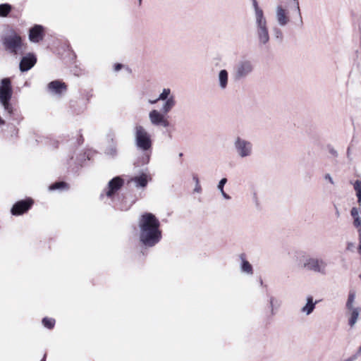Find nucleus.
Listing matches in <instances>:
<instances>
[{
    "instance_id": "f257e3e1",
    "label": "nucleus",
    "mask_w": 361,
    "mask_h": 361,
    "mask_svg": "<svg viewBox=\"0 0 361 361\" xmlns=\"http://www.w3.org/2000/svg\"><path fill=\"white\" fill-rule=\"evenodd\" d=\"M140 241L147 247H153L161 238L160 223L152 213L142 214L138 220Z\"/></svg>"
},
{
    "instance_id": "f03ea898",
    "label": "nucleus",
    "mask_w": 361,
    "mask_h": 361,
    "mask_svg": "<svg viewBox=\"0 0 361 361\" xmlns=\"http://www.w3.org/2000/svg\"><path fill=\"white\" fill-rule=\"evenodd\" d=\"M253 8V26L255 32L260 44H266L269 41L267 20L263 9L257 0H252Z\"/></svg>"
},
{
    "instance_id": "7ed1b4c3",
    "label": "nucleus",
    "mask_w": 361,
    "mask_h": 361,
    "mask_svg": "<svg viewBox=\"0 0 361 361\" xmlns=\"http://www.w3.org/2000/svg\"><path fill=\"white\" fill-rule=\"evenodd\" d=\"M233 148L237 157L241 159L250 158L254 154L253 143L240 135L233 138Z\"/></svg>"
},
{
    "instance_id": "20e7f679",
    "label": "nucleus",
    "mask_w": 361,
    "mask_h": 361,
    "mask_svg": "<svg viewBox=\"0 0 361 361\" xmlns=\"http://www.w3.org/2000/svg\"><path fill=\"white\" fill-rule=\"evenodd\" d=\"M3 44L6 50L15 55L23 53L21 37L13 30H9L3 37Z\"/></svg>"
},
{
    "instance_id": "39448f33",
    "label": "nucleus",
    "mask_w": 361,
    "mask_h": 361,
    "mask_svg": "<svg viewBox=\"0 0 361 361\" xmlns=\"http://www.w3.org/2000/svg\"><path fill=\"white\" fill-rule=\"evenodd\" d=\"M135 144L136 147L142 150H150L152 145V140L150 134L147 129L141 126L136 125L134 128Z\"/></svg>"
},
{
    "instance_id": "423d86ee",
    "label": "nucleus",
    "mask_w": 361,
    "mask_h": 361,
    "mask_svg": "<svg viewBox=\"0 0 361 361\" xmlns=\"http://www.w3.org/2000/svg\"><path fill=\"white\" fill-rule=\"evenodd\" d=\"M12 87L9 78H4L1 80L0 85V102L4 108V110L8 114L13 112V106L10 103L12 97Z\"/></svg>"
},
{
    "instance_id": "0eeeda50",
    "label": "nucleus",
    "mask_w": 361,
    "mask_h": 361,
    "mask_svg": "<svg viewBox=\"0 0 361 361\" xmlns=\"http://www.w3.org/2000/svg\"><path fill=\"white\" fill-rule=\"evenodd\" d=\"M301 267L310 271L326 274V263L321 259L303 256L300 259Z\"/></svg>"
},
{
    "instance_id": "6e6552de",
    "label": "nucleus",
    "mask_w": 361,
    "mask_h": 361,
    "mask_svg": "<svg viewBox=\"0 0 361 361\" xmlns=\"http://www.w3.org/2000/svg\"><path fill=\"white\" fill-rule=\"evenodd\" d=\"M253 71L254 64L252 61L248 59H242L235 65L233 76L235 80H240L250 75Z\"/></svg>"
},
{
    "instance_id": "1a4fd4ad",
    "label": "nucleus",
    "mask_w": 361,
    "mask_h": 361,
    "mask_svg": "<svg viewBox=\"0 0 361 361\" xmlns=\"http://www.w3.org/2000/svg\"><path fill=\"white\" fill-rule=\"evenodd\" d=\"M149 121L151 125L154 126H161L167 128L169 126V121L165 117V114L157 110L152 109L149 112L148 114Z\"/></svg>"
},
{
    "instance_id": "9d476101",
    "label": "nucleus",
    "mask_w": 361,
    "mask_h": 361,
    "mask_svg": "<svg viewBox=\"0 0 361 361\" xmlns=\"http://www.w3.org/2000/svg\"><path fill=\"white\" fill-rule=\"evenodd\" d=\"M275 19L280 27H285L290 23L288 11L281 4L275 7Z\"/></svg>"
},
{
    "instance_id": "9b49d317",
    "label": "nucleus",
    "mask_w": 361,
    "mask_h": 361,
    "mask_svg": "<svg viewBox=\"0 0 361 361\" xmlns=\"http://www.w3.org/2000/svg\"><path fill=\"white\" fill-rule=\"evenodd\" d=\"M47 89L51 94L61 97L67 90L66 85L59 80H54L47 85Z\"/></svg>"
},
{
    "instance_id": "f8f14e48",
    "label": "nucleus",
    "mask_w": 361,
    "mask_h": 361,
    "mask_svg": "<svg viewBox=\"0 0 361 361\" xmlns=\"http://www.w3.org/2000/svg\"><path fill=\"white\" fill-rule=\"evenodd\" d=\"M32 204L31 200H21L16 202L11 209L13 215H20L27 212Z\"/></svg>"
},
{
    "instance_id": "ddd939ff",
    "label": "nucleus",
    "mask_w": 361,
    "mask_h": 361,
    "mask_svg": "<svg viewBox=\"0 0 361 361\" xmlns=\"http://www.w3.org/2000/svg\"><path fill=\"white\" fill-rule=\"evenodd\" d=\"M44 28L42 25H35L30 30L29 39L30 42L37 43L43 39Z\"/></svg>"
},
{
    "instance_id": "4468645a",
    "label": "nucleus",
    "mask_w": 361,
    "mask_h": 361,
    "mask_svg": "<svg viewBox=\"0 0 361 361\" xmlns=\"http://www.w3.org/2000/svg\"><path fill=\"white\" fill-rule=\"evenodd\" d=\"M37 59L32 54L23 57L20 63V70L23 72L30 70L36 63Z\"/></svg>"
},
{
    "instance_id": "2eb2a0df",
    "label": "nucleus",
    "mask_w": 361,
    "mask_h": 361,
    "mask_svg": "<svg viewBox=\"0 0 361 361\" xmlns=\"http://www.w3.org/2000/svg\"><path fill=\"white\" fill-rule=\"evenodd\" d=\"M123 183V180L118 176L111 179L108 184L106 195L108 197H111L115 192L118 190L122 187Z\"/></svg>"
},
{
    "instance_id": "dca6fc26",
    "label": "nucleus",
    "mask_w": 361,
    "mask_h": 361,
    "mask_svg": "<svg viewBox=\"0 0 361 361\" xmlns=\"http://www.w3.org/2000/svg\"><path fill=\"white\" fill-rule=\"evenodd\" d=\"M228 79V72L226 69L220 70L217 75V83L221 90L224 91L227 89Z\"/></svg>"
},
{
    "instance_id": "f3484780",
    "label": "nucleus",
    "mask_w": 361,
    "mask_h": 361,
    "mask_svg": "<svg viewBox=\"0 0 361 361\" xmlns=\"http://www.w3.org/2000/svg\"><path fill=\"white\" fill-rule=\"evenodd\" d=\"M150 180L151 177L149 174L142 173L139 176L131 178L130 181L133 182L137 188H145Z\"/></svg>"
},
{
    "instance_id": "a211bd4d",
    "label": "nucleus",
    "mask_w": 361,
    "mask_h": 361,
    "mask_svg": "<svg viewBox=\"0 0 361 361\" xmlns=\"http://www.w3.org/2000/svg\"><path fill=\"white\" fill-rule=\"evenodd\" d=\"M306 300L307 303L302 307L301 312L306 315H310L314 311L317 302H314L312 296H307Z\"/></svg>"
},
{
    "instance_id": "6ab92c4d",
    "label": "nucleus",
    "mask_w": 361,
    "mask_h": 361,
    "mask_svg": "<svg viewBox=\"0 0 361 361\" xmlns=\"http://www.w3.org/2000/svg\"><path fill=\"white\" fill-rule=\"evenodd\" d=\"M350 214L353 219V226L357 228L359 232H361V217L360 216L359 209L353 207L350 211Z\"/></svg>"
},
{
    "instance_id": "aec40b11",
    "label": "nucleus",
    "mask_w": 361,
    "mask_h": 361,
    "mask_svg": "<svg viewBox=\"0 0 361 361\" xmlns=\"http://www.w3.org/2000/svg\"><path fill=\"white\" fill-rule=\"evenodd\" d=\"M176 105V98L171 97L170 99L164 101L161 110L162 113L167 114H169Z\"/></svg>"
},
{
    "instance_id": "412c9836",
    "label": "nucleus",
    "mask_w": 361,
    "mask_h": 361,
    "mask_svg": "<svg viewBox=\"0 0 361 361\" xmlns=\"http://www.w3.org/2000/svg\"><path fill=\"white\" fill-rule=\"evenodd\" d=\"M240 259H241V264H240L241 271L243 273H245L247 274L252 275L253 273L252 267L249 263V262L245 259L244 255H240Z\"/></svg>"
},
{
    "instance_id": "4be33fe9",
    "label": "nucleus",
    "mask_w": 361,
    "mask_h": 361,
    "mask_svg": "<svg viewBox=\"0 0 361 361\" xmlns=\"http://www.w3.org/2000/svg\"><path fill=\"white\" fill-rule=\"evenodd\" d=\"M174 94L171 92V90L170 88H164L161 93L159 94V97L157 98V100L159 101H165L171 97H174Z\"/></svg>"
},
{
    "instance_id": "5701e85b",
    "label": "nucleus",
    "mask_w": 361,
    "mask_h": 361,
    "mask_svg": "<svg viewBox=\"0 0 361 361\" xmlns=\"http://www.w3.org/2000/svg\"><path fill=\"white\" fill-rule=\"evenodd\" d=\"M226 183H227V178H221L217 185V190L219 191L221 196L225 200H230L231 197L227 193H226L224 190V187Z\"/></svg>"
},
{
    "instance_id": "b1692460",
    "label": "nucleus",
    "mask_w": 361,
    "mask_h": 361,
    "mask_svg": "<svg viewBox=\"0 0 361 361\" xmlns=\"http://www.w3.org/2000/svg\"><path fill=\"white\" fill-rule=\"evenodd\" d=\"M355 296H356L355 291L354 290H350L349 293H348V300L346 302V307L349 310L355 309L353 307V302L355 301Z\"/></svg>"
},
{
    "instance_id": "393cba45",
    "label": "nucleus",
    "mask_w": 361,
    "mask_h": 361,
    "mask_svg": "<svg viewBox=\"0 0 361 361\" xmlns=\"http://www.w3.org/2000/svg\"><path fill=\"white\" fill-rule=\"evenodd\" d=\"M350 311H351V316L349 319V325L350 326H353L355 325V324L357 322V320L358 319L359 310L357 308V309L350 310Z\"/></svg>"
},
{
    "instance_id": "a878e982",
    "label": "nucleus",
    "mask_w": 361,
    "mask_h": 361,
    "mask_svg": "<svg viewBox=\"0 0 361 361\" xmlns=\"http://www.w3.org/2000/svg\"><path fill=\"white\" fill-rule=\"evenodd\" d=\"M192 180L195 182V188L193 189V192L197 194L201 193L202 189L198 176L197 175H194L192 176Z\"/></svg>"
},
{
    "instance_id": "bb28decb",
    "label": "nucleus",
    "mask_w": 361,
    "mask_h": 361,
    "mask_svg": "<svg viewBox=\"0 0 361 361\" xmlns=\"http://www.w3.org/2000/svg\"><path fill=\"white\" fill-rule=\"evenodd\" d=\"M354 189L356 192V195L357 197V201L360 204L361 203V180H357L354 183Z\"/></svg>"
},
{
    "instance_id": "cd10ccee",
    "label": "nucleus",
    "mask_w": 361,
    "mask_h": 361,
    "mask_svg": "<svg viewBox=\"0 0 361 361\" xmlns=\"http://www.w3.org/2000/svg\"><path fill=\"white\" fill-rule=\"evenodd\" d=\"M11 6L7 4L0 5V16L5 17L11 11Z\"/></svg>"
},
{
    "instance_id": "c85d7f7f",
    "label": "nucleus",
    "mask_w": 361,
    "mask_h": 361,
    "mask_svg": "<svg viewBox=\"0 0 361 361\" xmlns=\"http://www.w3.org/2000/svg\"><path fill=\"white\" fill-rule=\"evenodd\" d=\"M42 324L44 327L51 329L54 326L55 320L52 318L44 317L42 319Z\"/></svg>"
},
{
    "instance_id": "c756f323",
    "label": "nucleus",
    "mask_w": 361,
    "mask_h": 361,
    "mask_svg": "<svg viewBox=\"0 0 361 361\" xmlns=\"http://www.w3.org/2000/svg\"><path fill=\"white\" fill-rule=\"evenodd\" d=\"M269 303L271 306V314L274 315L275 314V310L279 307L280 303L277 300H276L273 297L270 298Z\"/></svg>"
},
{
    "instance_id": "7c9ffc66",
    "label": "nucleus",
    "mask_w": 361,
    "mask_h": 361,
    "mask_svg": "<svg viewBox=\"0 0 361 361\" xmlns=\"http://www.w3.org/2000/svg\"><path fill=\"white\" fill-rule=\"evenodd\" d=\"M66 187V183L64 182H58L52 184L49 186V189L50 190H57V189H61L65 188Z\"/></svg>"
},
{
    "instance_id": "2f4dec72",
    "label": "nucleus",
    "mask_w": 361,
    "mask_h": 361,
    "mask_svg": "<svg viewBox=\"0 0 361 361\" xmlns=\"http://www.w3.org/2000/svg\"><path fill=\"white\" fill-rule=\"evenodd\" d=\"M293 2L295 4V7H296V9H297L298 13V16H299V18H300V24L302 25V19L301 13H300L299 1H298V0H293Z\"/></svg>"
},
{
    "instance_id": "473e14b6",
    "label": "nucleus",
    "mask_w": 361,
    "mask_h": 361,
    "mask_svg": "<svg viewBox=\"0 0 361 361\" xmlns=\"http://www.w3.org/2000/svg\"><path fill=\"white\" fill-rule=\"evenodd\" d=\"M324 179H325L326 180H327L330 184H331V185H335V182H334V179H333L332 176H331V174H329V173H326V174L324 175Z\"/></svg>"
},
{
    "instance_id": "72a5a7b5",
    "label": "nucleus",
    "mask_w": 361,
    "mask_h": 361,
    "mask_svg": "<svg viewBox=\"0 0 361 361\" xmlns=\"http://www.w3.org/2000/svg\"><path fill=\"white\" fill-rule=\"evenodd\" d=\"M106 153H107L108 154H110V155H112V156L115 155V154H116V147H111V148H110V149L106 152Z\"/></svg>"
},
{
    "instance_id": "f704fd0d",
    "label": "nucleus",
    "mask_w": 361,
    "mask_h": 361,
    "mask_svg": "<svg viewBox=\"0 0 361 361\" xmlns=\"http://www.w3.org/2000/svg\"><path fill=\"white\" fill-rule=\"evenodd\" d=\"M275 34H276V37H281V31H280V30H275Z\"/></svg>"
},
{
    "instance_id": "c9c22d12",
    "label": "nucleus",
    "mask_w": 361,
    "mask_h": 361,
    "mask_svg": "<svg viewBox=\"0 0 361 361\" xmlns=\"http://www.w3.org/2000/svg\"><path fill=\"white\" fill-rule=\"evenodd\" d=\"M121 66H121V64H117V65H116V66H115V71H119V70L121 68Z\"/></svg>"
},
{
    "instance_id": "e433bc0d",
    "label": "nucleus",
    "mask_w": 361,
    "mask_h": 361,
    "mask_svg": "<svg viewBox=\"0 0 361 361\" xmlns=\"http://www.w3.org/2000/svg\"><path fill=\"white\" fill-rule=\"evenodd\" d=\"M159 100H157L156 99H154V100H149V103L151 104H154L155 103H157Z\"/></svg>"
},
{
    "instance_id": "4c0bfd02",
    "label": "nucleus",
    "mask_w": 361,
    "mask_h": 361,
    "mask_svg": "<svg viewBox=\"0 0 361 361\" xmlns=\"http://www.w3.org/2000/svg\"><path fill=\"white\" fill-rule=\"evenodd\" d=\"M360 245H359L358 248H361V232H360Z\"/></svg>"
},
{
    "instance_id": "58836bf2",
    "label": "nucleus",
    "mask_w": 361,
    "mask_h": 361,
    "mask_svg": "<svg viewBox=\"0 0 361 361\" xmlns=\"http://www.w3.org/2000/svg\"><path fill=\"white\" fill-rule=\"evenodd\" d=\"M357 354H360L361 355V346L359 348Z\"/></svg>"
},
{
    "instance_id": "ea45409f",
    "label": "nucleus",
    "mask_w": 361,
    "mask_h": 361,
    "mask_svg": "<svg viewBox=\"0 0 361 361\" xmlns=\"http://www.w3.org/2000/svg\"><path fill=\"white\" fill-rule=\"evenodd\" d=\"M46 356H47V355L44 354V357H43V358H42V360L41 361H46Z\"/></svg>"
},
{
    "instance_id": "a19ab883",
    "label": "nucleus",
    "mask_w": 361,
    "mask_h": 361,
    "mask_svg": "<svg viewBox=\"0 0 361 361\" xmlns=\"http://www.w3.org/2000/svg\"><path fill=\"white\" fill-rule=\"evenodd\" d=\"M358 27H359V30L361 33V23L359 24Z\"/></svg>"
},
{
    "instance_id": "79ce46f5",
    "label": "nucleus",
    "mask_w": 361,
    "mask_h": 361,
    "mask_svg": "<svg viewBox=\"0 0 361 361\" xmlns=\"http://www.w3.org/2000/svg\"><path fill=\"white\" fill-rule=\"evenodd\" d=\"M139 4L140 5L142 3V0H138Z\"/></svg>"
},
{
    "instance_id": "37998d69",
    "label": "nucleus",
    "mask_w": 361,
    "mask_h": 361,
    "mask_svg": "<svg viewBox=\"0 0 361 361\" xmlns=\"http://www.w3.org/2000/svg\"><path fill=\"white\" fill-rule=\"evenodd\" d=\"M359 277H360V279H361V272H360V274Z\"/></svg>"
},
{
    "instance_id": "c03bdc74",
    "label": "nucleus",
    "mask_w": 361,
    "mask_h": 361,
    "mask_svg": "<svg viewBox=\"0 0 361 361\" xmlns=\"http://www.w3.org/2000/svg\"><path fill=\"white\" fill-rule=\"evenodd\" d=\"M360 254L361 255V250H360Z\"/></svg>"
}]
</instances>
